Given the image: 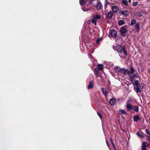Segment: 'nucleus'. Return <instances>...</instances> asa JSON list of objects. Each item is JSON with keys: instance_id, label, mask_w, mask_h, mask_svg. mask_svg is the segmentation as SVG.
<instances>
[{"instance_id": "nucleus-1", "label": "nucleus", "mask_w": 150, "mask_h": 150, "mask_svg": "<svg viewBox=\"0 0 150 150\" xmlns=\"http://www.w3.org/2000/svg\"><path fill=\"white\" fill-rule=\"evenodd\" d=\"M115 50L117 51L120 54L124 53L125 55H127V50L125 46L122 47L120 45H117L116 47Z\"/></svg>"}, {"instance_id": "nucleus-2", "label": "nucleus", "mask_w": 150, "mask_h": 150, "mask_svg": "<svg viewBox=\"0 0 150 150\" xmlns=\"http://www.w3.org/2000/svg\"><path fill=\"white\" fill-rule=\"evenodd\" d=\"M128 26L125 25V26L121 27L120 29V34L122 36L124 37L125 36V33L128 32L126 28H127Z\"/></svg>"}, {"instance_id": "nucleus-3", "label": "nucleus", "mask_w": 150, "mask_h": 150, "mask_svg": "<svg viewBox=\"0 0 150 150\" xmlns=\"http://www.w3.org/2000/svg\"><path fill=\"white\" fill-rule=\"evenodd\" d=\"M98 19H101L100 16L98 15L94 16L92 20L91 21L92 23L94 24L95 25H96L97 21Z\"/></svg>"}, {"instance_id": "nucleus-4", "label": "nucleus", "mask_w": 150, "mask_h": 150, "mask_svg": "<svg viewBox=\"0 0 150 150\" xmlns=\"http://www.w3.org/2000/svg\"><path fill=\"white\" fill-rule=\"evenodd\" d=\"M144 84H141L139 86H138L136 88L134 87V89L137 93H140L141 92V89H142L144 87Z\"/></svg>"}, {"instance_id": "nucleus-5", "label": "nucleus", "mask_w": 150, "mask_h": 150, "mask_svg": "<svg viewBox=\"0 0 150 150\" xmlns=\"http://www.w3.org/2000/svg\"><path fill=\"white\" fill-rule=\"evenodd\" d=\"M109 34L113 38H115L117 35V31L114 29L111 30Z\"/></svg>"}, {"instance_id": "nucleus-6", "label": "nucleus", "mask_w": 150, "mask_h": 150, "mask_svg": "<svg viewBox=\"0 0 150 150\" xmlns=\"http://www.w3.org/2000/svg\"><path fill=\"white\" fill-rule=\"evenodd\" d=\"M116 102V99L115 98H112L109 101L110 104L112 106H114Z\"/></svg>"}, {"instance_id": "nucleus-7", "label": "nucleus", "mask_w": 150, "mask_h": 150, "mask_svg": "<svg viewBox=\"0 0 150 150\" xmlns=\"http://www.w3.org/2000/svg\"><path fill=\"white\" fill-rule=\"evenodd\" d=\"M99 71H100V70L98 69L97 68H96L94 69V73L96 78H98V77L100 76V75L98 73Z\"/></svg>"}, {"instance_id": "nucleus-8", "label": "nucleus", "mask_w": 150, "mask_h": 150, "mask_svg": "<svg viewBox=\"0 0 150 150\" xmlns=\"http://www.w3.org/2000/svg\"><path fill=\"white\" fill-rule=\"evenodd\" d=\"M133 120L135 122H137L139 120L141 121V118L139 116L137 115H136L134 116L133 118Z\"/></svg>"}, {"instance_id": "nucleus-9", "label": "nucleus", "mask_w": 150, "mask_h": 150, "mask_svg": "<svg viewBox=\"0 0 150 150\" xmlns=\"http://www.w3.org/2000/svg\"><path fill=\"white\" fill-rule=\"evenodd\" d=\"M95 6L96 7L97 9L98 10H100V9L101 7H102L101 4L99 2H98Z\"/></svg>"}, {"instance_id": "nucleus-10", "label": "nucleus", "mask_w": 150, "mask_h": 150, "mask_svg": "<svg viewBox=\"0 0 150 150\" xmlns=\"http://www.w3.org/2000/svg\"><path fill=\"white\" fill-rule=\"evenodd\" d=\"M134 28L136 30L137 32H139L140 30V24L139 22H137L134 25Z\"/></svg>"}, {"instance_id": "nucleus-11", "label": "nucleus", "mask_w": 150, "mask_h": 150, "mask_svg": "<svg viewBox=\"0 0 150 150\" xmlns=\"http://www.w3.org/2000/svg\"><path fill=\"white\" fill-rule=\"evenodd\" d=\"M119 12H121V13H120L119 14H121L123 15H125V16H128L129 15V12L127 10L120 11Z\"/></svg>"}, {"instance_id": "nucleus-12", "label": "nucleus", "mask_w": 150, "mask_h": 150, "mask_svg": "<svg viewBox=\"0 0 150 150\" xmlns=\"http://www.w3.org/2000/svg\"><path fill=\"white\" fill-rule=\"evenodd\" d=\"M113 15V12L112 11H110L107 14V17L110 19H111Z\"/></svg>"}, {"instance_id": "nucleus-13", "label": "nucleus", "mask_w": 150, "mask_h": 150, "mask_svg": "<svg viewBox=\"0 0 150 150\" xmlns=\"http://www.w3.org/2000/svg\"><path fill=\"white\" fill-rule=\"evenodd\" d=\"M112 9L114 13H117L119 10L117 6H113L112 7Z\"/></svg>"}, {"instance_id": "nucleus-14", "label": "nucleus", "mask_w": 150, "mask_h": 150, "mask_svg": "<svg viewBox=\"0 0 150 150\" xmlns=\"http://www.w3.org/2000/svg\"><path fill=\"white\" fill-rule=\"evenodd\" d=\"M114 69L116 71L117 73H121V69L120 68L118 67L117 66H115V67Z\"/></svg>"}, {"instance_id": "nucleus-15", "label": "nucleus", "mask_w": 150, "mask_h": 150, "mask_svg": "<svg viewBox=\"0 0 150 150\" xmlns=\"http://www.w3.org/2000/svg\"><path fill=\"white\" fill-rule=\"evenodd\" d=\"M93 81H90L89 83L88 86V89H92L93 87Z\"/></svg>"}, {"instance_id": "nucleus-16", "label": "nucleus", "mask_w": 150, "mask_h": 150, "mask_svg": "<svg viewBox=\"0 0 150 150\" xmlns=\"http://www.w3.org/2000/svg\"><path fill=\"white\" fill-rule=\"evenodd\" d=\"M101 90L102 92L104 94V95L105 96H106L108 94V93L106 91V89L103 88H101Z\"/></svg>"}, {"instance_id": "nucleus-17", "label": "nucleus", "mask_w": 150, "mask_h": 150, "mask_svg": "<svg viewBox=\"0 0 150 150\" xmlns=\"http://www.w3.org/2000/svg\"><path fill=\"white\" fill-rule=\"evenodd\" d=\"M133 106L131 104H127L126 105L127 109L129 111L131 110L132 109H133Z\"/></svg>"}, {"instance_id": "nucleus-18", "label": "nucleus", "mask_w": 150, "mask_h": 150, "mask_svg": "<svg viewBox=\"0 0 150 150\" xmlns=\"http://www.w3.org/2000/svg\"><path fill=\"white\" fill-rule=\"evenodd\" d=\"M148 143L146 142H143L142 144V148H146V147H148Z\"/></svg>"}, {"instance_id": "nucleus-19", "label": "nucleus", "mask_w": 150, "mask_h": 150, "mask_svg": "<svg viewBox=\"0 0 150 150\" xmlns=\"http://www.w3.org/2000/svg\"><path fill=\"white\" fill-rule=\"evenodd\" d=\"M100 70V71H102L103 68V65L102 64H99L98 65L97 67H96Z\"/></svg>"}, {"instance_id": "nucleus-20", "label": "nucleus", "mask_w": 150, "mask_h": 150, "mask_svg": "<svg viewBox=\"0 0 150 150\" xmlns=\"http://www.w3.org/2000/svg\"><path fill=\"white\" fill-rule=\"evenodd\" d=\"M121 72L123 73L125 75H127L128 74L129 71L127 70L126 69L123 68H122Z\"/></svg>"}, {"instance_id": "nucleus-21", "label": "nucleus", "mask_w": 150, "mask_h": 150, "mask_svg": "<svg viewBox=\"0 0 150 150\" xmlns=\"http://www.w3.org/2000/svg\"><path fill=\"white\" fill-rule=\"evenodd\" d=\"M133 110L136 112H138L139 111L138 107L137 106H133L132 107Z\"/></svg>"}, {"instance_id": "nucleus-22", "label": "nucleus", "mask_w": 150, "mask_h": 150, "mask_svg": "<svg viewBox=\"0 0 150 150\" xmlns=\"http://www.w3.org/2000/svg\"><path fill=\"white\" fill-rule=\"evenodd\" d=\"M86 2L85 0H79V4L81 6L84 5Z\"/></svg>"}, {"instance_id": "nucleus-23", "label": "nucleus", "mask_w": 150, "mask_h": 150, "mask_svg": "<svg viewBox=\"0 0 150 150\" xmlns=\"http://www.w3.org/2000/svg\"><path fill=\"white\" fill-rule=\"evenodd\" d=\"M131 23L130 24V26H132L134 25L137 23V21L135 19H133L131 21Z\"/></svg>"}, {"instance_id": "nucleus-24", "label": "nucleus", "mask_w": 150, "mask_h": 150, "mask_svg": "<svg viewBox=\"0 0 150 150\" xmlns=\"http://www.w3.org/2000/svg\"><path fill=\"white\" fill-rule=\"evenodd\" d=\"M122 3L125 6L128 5V2L126 0H122Z\"/></svg>"}, {"instance_id": "nucleus-25", "label": "nucleus", "mask_w": 150, "mask_h": 150, "mask_svg": "<svg viewBox=\"0 0 150 150\" xmlns=\"http://www.w3.org/2000/svg\"><path fill=\"white\" fill-rule=\"evenodd\" d=\"M118 25H122L124 24L125 23V21L122 20H120L118 22Z\"/></svg>"}, {"instance_id": "nucleus-26", "label": "nucleus", "mask_w": 150, "mask_h": 150, "mask_svg": "<svg viewBox=\"0 0 150 150\" xmlns=\"http://www.w3.org/2000/svg\"><path fill=\"white\" fill-rule=\"evenodd\" d=\"M119 112H120L121 114H123L125 115H126L127 114V112L125 110L120 109L119 110Z\"/></svg>"}, {"instance_id": "nucleus-27", "label": "nucleus", "mask_w": 150, "mask_h": 150, "mask_svg": "<svg viewBox=\"0 0 150 150\" xmlns=\"http://www.w3.org/2000/svg\"><path fill=\"white\" fill-rule=\"evenodd\" d=\"M134 84L135 86L137 87L140 85V83L138 80H134Z\"/></svg>"}, {"instance_id": "nucleus-28", "label": "nucleus", "mask_w": 150, "mask_h": 150, "mask_svg": "<svg viewBox=\"0 0 150 150\" xmlns=\"http://www.w3.org/2000/svg\"><path fill=\"white\" fill-rule=\"evenodd\" d=\"M130 76L132 77V78H133L134 79L135 78H139L140 79V78L139 76L138 75H136L135 74H132V76Z\"/></svg>"}, {"instance_id": "nucleus-29", "label": "nucleus", "mask_w": 150, "mask_h": 150, "mask_svg": "<svg viewBox=\"0 0 150 150\" xmlns=\"http://www.w3.org/2000/svg\"><path fill=\"white\" fill-rule=\"evenodd\" d=\"M137 135L139 137L141 138H144V136L142 134H141L139 133L138 132H137Z\"/></svg>"}, {"instance_id": "nucleus-30", "label": "nucleus", "mask_w": 150, "mask_h": 150, "mask_svg": "<svg viewBox=\"0 0 150 150\" xmlns=\"http://www.w3.org/2000/svg\"><path fill=\"white\" fill-rule=\"evenodd\" d=\"M143 14H144L143 12L142 11H140L139 12L138 15L140 17H141V16H143Z\"/></svg>"}, {"instance_id": "nucleus-31", "label": "nucleus", "mask_w": 150, "mask_h": 150, "mask_svg": "<svg viewBox=\"0 0 150 150\" xmlns=\"http://www.w3.org/2000/svg\"><path fill=\"white\" fill-rule=\"evenodd\" d=\"M146 136L147 138V141L150 144V135H146Z\"/></svg>"}, {"instance_id": "nucleus-32", "label": "nucleus", "mask_w": 150, "mask_h": 150, "mask_svg": "<svg viewBox=\"0 0 150 150\" xmlns=\"http://www.w3.org/2000/svg\"><path fill=\"white\" fill-rule=\"evenodd\" d=\"M110 142L111 143L112 145V146L114 147L115 146V144H114V143L113 142L112 139L111 138H110Z\"/></svg>"}, {"instance_id": "nucleus-33", "label": "nucleus", "mask_w": 150, "mask_h": 150, "mask_svg": "<svg viewBox=\"0 0 150 150\" xmlns=\"http://www.w3.org/2000/svg\"><path fill=\"white\" fill-rule=\"evenodd\" d=\"M130 72L131 74H133L134 72V70L133 67L130 68Z\"/></svg>"}, {"instance_id": "nucleus-34", "label": "nucleus", "mask_w": 150, "mask_h": 150, "mask_svg": "<svg viewBox=\"0 0 150 150\" xmlns=\"http://www.w3.org/2000/svg\"><path fill=\"white\" fill-rule=\"evenodd\" d=\"M101 38H99L97 39L96 40V44H98L99 42L101 40Z\"/></svg>"}, {"instance_id": "nucleus-35", "label": "nucleus", "mask_w": 150, "mask_h": 150, "mask_svg": "<svg viewBox=\"0 0 150 150\" xmlns=\"http://www.w3.org/2000/svg\"><path fill=\"white\" fill-rule=\"evenodd\" d=\"M97 114L99 116V117L100 119H102V115L99 112H97Z\"/></svg>"}, {"instance_id": "nucleus-36", "label": "nucleus", "mask_w": 150, "mask_h": 150, "mask_svg": "<svg viewBox=\"0 0 150 150\" xmlns=\"http://www.w3.org/2000/svg\"><path fill=\"white\" fill-rule=\"evenodd\" d=\"M146 133L148 134V135H150V132L147 129H146Z\"/></svg>"}, {"instance_id": "nucleus-37", "label": "nucleus", "mask_w": 150, "mask_h": 150, "mask_svg": "<svg viewBox=\"0 0 150 150\" xmlns=\"http://www.w3.org/2000/svg\"><path fill=\"white\" fill-rule=\"evenodd\" d=\"M138 4V2L137 1L134 2H133V6H137Z\"/></svg>"}, {"instance_id": "nucleus-38", "label": "nucleus", "mask_w": 150, "mask_h": 150, "mask_svg": "<svg viewBox=\"0 0 150 150\" xmlns=\"http://www.w3.org/2000/svg\"><path fill=\"white\" fill-rule=\"evenodd\" d=\"M130 79L131 83L134 82L135 80L134 79H133V78H132V77H131V76L130 77Z\"/></svg>"}, {"instance_id": "nucleus-39", "label": "nucleus", "mask_w": 150, "mask_h": 150, "mask_svg": "<svg viewBox=\"0 0 150 150\" xmlns=\"http://www.w3.org/2000/svg\"><path fill=\"white\" fill-rule=\"evenodd\" d=\"M82 10L84 11H86L88 10V8L84 7L82 8Z\"/></svg>"}, {"instance_id": "nucleus-40", "label": "nucleus", "mask_w": 150, "mask_h": 150, "mask_svg": "<svg viewBox=\"0 0 150 150\" xmlns=\"http://www.w3.org/2000/svg\"><path fill=\"white\" fill-rule=\"evenodd\" d=\"M94 0H89V4L90 5H92V2L93 1H94Z\"/></svg>"}, {"instance_id": "nucleus-41", "label": "nucleus", "mask_w": 150, "mask_h": 150, "mask_svg": "<svg viewBox=\"0 0 150 150\" xmlns=\"http://www.w3.org/2000/svg\"><path fill=\"white\" fill-rule=\"evenodd\" d=\"M130 100H128L127 102V104H130Z\"/></svg>"}, {"instance_id": "nucleus-42", "label": "nucleus", "mask_w": 150, "mask_h": 150, "mask_svg": "<svg viewBox=\"0 0 150 150\" xmlns=\"http://www.w3.org/2000/svg\"><path fill=\"white\" fill-rule=\"evenodd\" d=\"M106 144H107V146L109 147V144L108 143V141L106 140Z\"/></svg>"}, {"instance_id": "nucleus-43", "label": "nucleus", "mask_w": 150, "mask_h": 150, "mask_svg": "<svg viewBox=\"0 0 150 150\" xmlns=\"http://www.w3.org/2000/svg\"><path fill=\"white\" fill-rule=\"evenodd\" d=\"M91 22H92L91 21V20H89L88 22L87 23H88V24H90V23H91Z\"/></svg>"}, {"instance_id": "nucleus-44", "label": "nucleus", "mask_w": 150, "mask_h": 150, "mask_svg": "<svg viewBox=\"0 0 150 150\" xmlns=\"http://www.w3.org/2000/svg\"><path fill=\"white\" fill-rule=\"evenodd\" d=\"M141 150H147L146 148H142Z\"/></svg>"}, {"instance_id": "nucleus-45", "label": "nucleus", "mask_w": 150, "mask_h": 150, "mask_svg": "<svg viewBox=\"0 0 150 150\" xmlns=\"http://www.w3.org/2000/svg\"><path fill=\"white\" fill-rule=\"evenodd\" d=\"M113 148V149H114V150H116V149L115 148V146L114 147V146H112Z\"/></svg>"}, {"instance_id": "nucleus-46", "label": "nucleus", "mask_w": 150, "mask_h": 150, "mask_svg": "<svg viewBox=\"0 0 150 150\" xmlns=\"http://www.w3.org/2000/svg\"><path fill=\"white\" fill-rule=\"evenodd\" d=\"M132 83V84L133 85H135V84H134V82H133Z\"/></svg>"}, {"instance_id": "nucleus-47", "label": "nucleus", "mask_w": 150, "mask_h": 150, "mask_svg": "<svg viewBox=\"0 0 150 150\" xmlns=\"http://www.w3.org/2000/svg\"><path fill=\"white\" fill-rule=\"evenodd\" d=\"M132 83V84L133 85H135V84H134V82H133Z\"/></svg>"}, {"instance_id": "nucleus-48", "label": "nucleus", "mask_w": 150, "mask_h": 150, "mask_svg": "<svg viewBox=\"0 0 150 150\" xmlns=\"http://www.w3.org/2000/svg\"><path fill=\"white\" fill-rule=\"evenodd\" d=\"M149 72H150V69H149L148 70Z\"/></svg>"}, {"instance_id": "nucleus-49", "label": "nucleus", "mask_w": 150, "mask_h": 150, "mask_svg": "<svg viewBox=\"0 0 150 150\" xmlns=\"http://www.w3.org/2000/svg\"><path fill=\"white\" fill-rule=\"evenodd\" d=\"M105 1L106 2V3H107V0H105Z\"/></svg>"}, {"instance_id": "nucleus-50", "label": "nucleus", "mask_w": 150, "mask_h": 150, "mask_svg": "<svg viewBox=\"0 0 150 150\" xmlns=\"http://www.w3.org/2000/svg\"><path fill=\"white\" fill-rule=\"evenodd\" d=\"M131 1V0H129V2H130Z\"/></svg>"}, {"instance_id": "nucleus-51", "label": "nucleus", "mask_w": 150, "mask_h": 150, "mask_svg": "<svg viewBox=\"0 0 150 150\" xmlns=\"http://www.w3.org/2000/svg\"><path fill=\"white\" fill-rule=\"evenodd\" d=\"M120 100V99H117V100Z\"/></svg>"}]
</instances>
